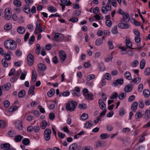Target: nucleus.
Returning <instances> with one entry per match:
<instances>
[{
	"label": "nucleus",
	"mask_w": 150,
	"mask_h": 150,
	"mask_svg": "<svg viewBox=\"0 0 150 150\" xmlns=\"http://www.w3.org/2000/svg\"><path fill=\"white\" fill-rule=\"evenodd\" d=\"M37 78V74L35 69L33 70L32 72V79L33 81L34 82L36 81Z\"/></svg>",
	"instance_id": "412c9836"
},
{
	"label": "nucleus",
	"mask_w": 150,
	"mask_h": 150,
	"mask_svg": "<svg viewBox=\"0 0 150 150\" xmlns=\"http://www.w3.org/2000/svg\"><path fill=\"white\" fill-rule=\"evenodd\" d=\"M11 86V83H8L5 85H3L2 87V88L5 91H7L9 89Z\"/></svg>",
	"instance_id": "aec40b11"
},
{
	"label": "nucleus",
	"mask_w": 150,
	"mask_h": 150,
	"mask_svg": "<svg viewBox=\"0 0 150 150\" xmlns=\"http://www.w3.org/2000/svg\"><path fill=\"white\" fill-rule=\"evenodd\" d=\"M11 25L10 23H8L6 24L4 26V28L5 30H8L11 28Z\"/></svg>",
	"instance_id": "37998d69"
},
{
	"label": "nucleus",
	"mask_w": 150,
	"mask_h": 150,
	"mask_svg": "<svg viewBox=\"0 0 150 150\" xmlns=\"http://www.w3.org/2000/svg\"><path fill=\"white\" fill-rule=\"evenodd\" d=\"M48 9L49 11L51 12H55L57 11L56 9L54 6H50L48 8Z\"/></svg>",
	"instance_id": "864d4df0"
},
{
	"label": "nucleus",
	"mask_w": 150,
	"mask_h": 150,
	"mask_svg": "<svg viewBox=\"0 0 150 150\" xmlns=\"http://www.w3.org/2000/svg\"><path fill=\"white\" fill-rule=\"evenodd\" d=\"M18 108V107L16 106L11 107L8 109V111L10 112H13L17 109Z\"/></svg>",
	"instance_id": "49530a36"
},
{
	"label": "nucleus",
	"mask_w": 150,
	"mask_h": 150,
	"mask_svg": "<svg viewBox=\"0 0 150 150\" xmlns=\"http://www.w3.org/2000/svg\"><path fill=\"white\" fill-rule=\"evenodd\" d=\"M132 88L133 87L132 85L129 84L125 87L124 89V91L125 92H129L132 90Z\"/></svg>",
	"instance_id": "2eb2a0df"
},
{
	"label": "nucleus",
	"mask_w": 150,
	"mask_h": 150,
	"mask_svg": "<svg viewBox=\"0 0 150 150\" xmlns=\"http://www.w3.org/2000/svg\"><path fill=\"white\" fill-rule=\"evenodd\" d=\"M25 94V91L23 90L20 91L18 93V96L19 98L23 97Z\"/></svg>",
	"instance_id": "cd10ccee"
},
{
	"label": "nucleus",
	"mask_w": 150,
	"mask_h": 150,
	"mask_svg": "<svg viewBox=\"0 0 150 150\" xmlns=\"http://www.w3.org/2000/svg\"><path fill=\"white\" fill-rule=\"evenodd\" d=\"M99 106L103 110H105L106 108V105L101 99H100L98 100Z\"/></svg>",
	"instance_id": "1a4fd4ad"
},
{
	"label": "nucleus",
	"mask_w": 150,
	"mask_h": 150,
	"mask_svg": "<svg viewBox=\"0 0 150 150\" xmlns=\"http://www.w3.org/2000/svg\"><path fill=\"white\" fill-rule=\"evenodd\" d=\"M118 27L121 28L126 29L129 28V25L128 24L121 22L118 24Z\"/></svg>",
	"instance_id": "9b49d317"
},
{
	"label": "nucleus",
	"mask_w": 150,
	"mask_h": 150,
	"mask_svg": "<svg viewBox=\"0 0 150 150\" xmlns=\"http://www.w3.org/2000/svg\"><path fill=\"white\" fill-rule=\"evenodd\" d=\"M78 105L77 102L73 100L69 101L66 106V109L67 110L70 112L73 111Z\"/></svg>",
	"instance_id": "f03ea898"
},
{
	"label": "nucleus",
	"mask_w": 150,
	"mask_h": 150,
	"mask_svg": "<svg viewBox=\"0 0 150 150\" xmlns=\"http://www.w3.org/2000/svg\"><path fill=\"white\" fill-rule=\"evenodd\" d=\"M23 138V136L21 135H17L15 137V140L16 142H18L21 141Z\"/></svg>",
	"instance_id": "7c9ffc66"
},
{
	"label": "nucleus",
	"mask_w": 150,
	"mask_h": 150,
	"mask_svg": "<svg viewBox=\"0 0 150 150\" xmlns=\"http://www.w3.org/2000/svg\"><path fill=\"white\" fill-rule=\"evenodd\" d=\"M105 23L108 27H110L111 26L112 22L110 20H107L106 21Z\"/></svg>",
	"instance_id": "680f3d73"
},
{
	"label": "nucleus",
	"mask_w": 150,
	"mask_h": 150,
	"mask_svg": "<svg viewBox=\"0 0 150 150\" xmlns=\"http://www.w3.org/2000/svg\"><path fill=\"white\" fill-rule=\"evenodd\" d=\"M145 63L146 61L144 59H142L141 60L140 64V69H143L144 68Z\"/></svg>",
	"instance_id": "a878e982"
},
{
	"label": "nucleus",
	"mask_w": 150,
	"mask_h": 150,
	"mask_svg": "<svg viewBox=\"0 0 150 150\" xmlns=\"http://www.w3.org/2000/svg\"><path fill=\"white\" fill-rule=\"evenodd\" d=\"M143 94L144 97L146 98H148L150 95V92L148 90H144L143 92Z\"/></svg>",
	"instance_id": "c85d7f7f"
},
{
	"label": "nucleus",
	"mask_w": 150,
	"mask_h": 150,
	"mask_svg": "<svg viewBox=\"0 0 150 150\" xmlns=\"http://www.w3.org/2000/svg\"><path fill=\"white\" fill-rule=\"evenodd\" d=\"M41 27L39 20H37L36 21V27L34 32L36 34L40 33V30Z\"/></svg>",
	"instance_id": "0eeeda50"
},
{
	"label": "nucleus",
	"mask_w": 150,
	"mask_h": 150,
	"mask_svg": "<svg viewBox=\"0 0 150 150\" xmlns=\"http://www.w3.org/2000/svg\"><path fill=\"white\" fill-rule=\"evenodd\" d=\"M123 21L125 23H127L129 20V15L127 13H126L123 15Z\"/></svg>",
	"instance_id": "dca6fc26"
},
{
	"label": "nucleus",
	"mask_w": 150,
	"mask_h": 150,
	"mask_svg": "<svg viewBox=\"0 0 150 150\" xmlns=\"http://www.w3.org/2000/svg\"><path fill=\"white\" fill-rule=\"evenodd\" d=\"M88 115L86 113H84L82 114L81 117V119L84 120H86L88 118Z\"/></svg>",
	"instance_id": "13d9d810"
},
{
	"label": "nucleus",
	"mask_w": 150,
	"mask_h": 150,
	"mask_svg": "<svg viewBox=\"0 0 150 150\" xmlns=\"http://www.w3.org/2000/svg\"><path fill=\"white\" fill-rule=\"evenodd\" d=\"M42 123L40 125V127L42 129H44L46 128L47 125V122L45 120H43L42 121Z\"/></svg>",
	"instance_id": "2f4dec72"
},
{
	"label": "nucleus",
	"mask_w": 150,
	"mask_h": 150,
	"mask_svg": "<svg viewBox=\"0 0 150 150\" xmlns=\"http://www.w3.org/2000/svg\"><path fill=\"white\" fill-rule=\"evenodd\" d=\"M35 89V86L34 85L31 86L29 88L28 93V94L30 95L32 93L33 91Z\"/></svg>",
	"instance_id": "a18cd8bd"
},
{
	"label": "nucleus",
	"mask_w": 150,
	"mask_h": 150,
	"mask_svg": "<svg viewBox=\"0 0 150 150\" xmlns=\"http://www.w3.org/2000/svg\"><path fill=\"white\" fill-rule=\"evenodd\" d=\"M118 48L120 49V53L121 54H125L127 52V48L123 46H120Z\"/></svg>",
	"instance_id": "f3484780"
},
{
	"label": "nucleus",
	"mask_w": 150,
	"mask_h": 150,
	"mask_svg": "<svg viewBox=\"0 0 150 150\" xmlns=\"http://www.w3.org/2000/svg\"><path fill=\"white\" fill-rule=\"evenodd\" d=\"M38 68L40 70L44 71L46 69L45 66L42 63H40L38 65Z\"/></svg>",
	"instance_id": "b1692460"
},
{
	"label": "nucleus",
	"mask_w": 150,
	"mask_h": 150,
	"mask_svg": "<svg viewBox=\"0 0 150 150\" xmlns=\"http://www.w3.org/2000/svg\"><path fill=\"white\" fill-rule=\"evenodd\" d=\"M27 60L28 65L32 66L34 62V56L30 53L27 56Z\"/></svg>",
	"instance_id": "423d86ee"
},
{
	"label": "nucleus",
	"mask_w": 150,
	"mask_h": 150,
	"mask_svg": "<svg viewBox=\"0 0 150 150\" xmlns=\"http://www.w3.org/2000/svg\"><path fill=\"white\" fill-rule=\"evenodd\" d=\"M55 40L57 42H60L62 41L64 39L63 35L61 33H56L54 36Z\"/></svg>",
	"instance_id": "39448f33"
},
{
	"label": "nucleus",
	"mask_w": 150,
	"mask_h": 150,
	"mask_svg": "<svg viewBox=\"0 0 150 150\" xmlns=\"http://www.w3.org/2000/svg\"><path fill=\"white\" fill-rule=\"evenodd\" d=\"M78 19L76 18H73L70 19L69 21H71L73 23H75L77 22L78 21Z\"/></svg>",
	"instance_id": "69168bd1"
},
{
	"label": "nucleus",
	"mask_w": 150,
	"mask_h": 150,
	"mask_svg": "<svg viewBox=\"0 0 150 150\" xmlns=\"http://www.w3.org/2000/svg\"><path fill=\"white\" fill-rule=\"evenodd\" d=\"M78 107L81 109H85L87 108V105L84 103L81 104L79 105Z\"/></svg>",
	"instance_id": "ea45409f"
},
{
	"label": "nucleus",
	"mask_w": 150,
	"mask_h": 150,
	"mask_svg": "<svg viewBox=\"0 0 150 150\" xmlns=\"http://www.w3.org/2000/svg\"><path fill=\"white\" fill-rule=\"evenodd\" d=\"M22 143L24 145H28L29 144L30 140L28 139L25 138L23 139Z\"/></svg>",
	"instance_id": "a19ab883"
},
{
	"label": "nucleus",
	"mask_w": 150,
	"mask_h": 150,
	"mask_svg": "<svg viewBox=\"0 0 150 150\" xmlns=\"http://www.w3.org/2000/svg\"><path fill=\"white\" fill-rule=\"evenodd\" d=\"M30 5L26 4L23 6V10L24 11L27 13H30V8L29 7Z\"/></svg>",
	"instance_id": "f8f14e48"
},
{
	"label": "nucleus",
	"mask_w": 150,
	"mask_h": 150,
	"mask_svg": "<svg viewBox=\"0 0 150 150\" xmlns=\"http://www.w3.org/2000/svg\"><path fill=\"white\" fill-rule=\"evenodd\" d=\"M109 137V135L107 133H104L101 134L100 136V139H105Z\"/></svg>",
	"instance_id": "c756f323"
},
{
	"label": "nucleus",
	"mask_w": 150,
	"mask_h": 150,
	"mask_svg": "<svg viewBox=\"0 0 150 150\" xmlns=\"http://www.w3.org/2000/svg\"><path fill=\"white\" fill-rule=\"evenodd\" d=\"M107 44L110 49L111 50L113 48L114 45L112 44V41L110 40L108 41L107 42Z\"/></svg>",
	"instance_id": "c03bdc74"
},
{
	"label": "nucleus",
	"mask_w": 150,
	"mask_h": 150,
	"mask_svg": "<svg viewBox=\"0 0 150 150\" xmlns=\"http://www.w3.org/2000/svg\"><path fill=\"white\" fill-rule=\"evenodd\" d=\"M143 88V84L142 83L139 84L138 88V91L141 92L142 91Z\"/></svg>",
	"instance_id": "bf43d9fd"
},
{
	"label": "nucleus",
	"mask_w": 150,
	"mask_h": 150,
	"mask_svg": "<svg viewBox=\"0 0 150 150\" xmlns=\"http://www.w3.org/2000/svg\"><path fill=\"white\" fill-rule=\"evenodd\" d=\"M77 147V144L76 143H73L69 146L68 150H76Z\"/></svg>",
	"instance_id": "5701e85b"
},
{
	"label": "nucleus",
	"mask_w": 150,
	"mask_h": 150,
	"mask_svg": "<svg viewBox=\"0 0 150 150\" xmlns=\"http://www.w3.org/2000/svg\"><path fill=\"white\" fill-rule=\"evenodd\" d=\"M138 105V103L137 102H135L132 105L131 107V110L134 112H135L137 109V107Z\"/></svg>",
	"instance_id": "6ab92c4d"
},
{
	"label": "nucleus",
	"mask_w": 150,
	"mask_h": 150,
	"mask_svg": "<svg viewBox=\"0 0 150 150\" xmlns=\"http://www.w3.org/2000/svg\"><path fill=\"white\" fill-rule=\"evenodd\" d=\"M113 52H112L111 53V56L105 58V62H109L110 61L112 60V54H113Z\"/></svg>",
	"instance_id": "8fccbe9b"
},
{
	"label": "nucleus",
	"mask_w": 150,
	"mask_h": 150,
	"mask_svg": "<svg viewBox=\"0 0 150 150\" xmlns=\"http://www.w3.org/2000/svg\"><path fill=\"white\" fill-rule=\"evenodd\" d=\"M13 3L15 6L17 7H19L21 5V2L19 0H14Z\"/></svg>",
	"instance_id": "58836bf2"
},
{
	"label": "nucleus",
	"mask_w": 150,
	"mask_h": 150,
	"mask_svg": "<svg viewBox=\"0 0 150 150\" xmlns=\"http://www.w3.org/2000/svg\"><path fill=\"white\" fill-rule=\"evenodd\" d=\"M1 147L5 150H8L10 148V145L7 143L2 144L1 145Z\"/></svg>",
	"instance_id": "ddd939ff"
},
{
	"label": "nucleus",
	"mask_w": 150,
	"mask_h": 150,
	"mask_svg": "<svg viewBox=\"0 0 150 150\" xmlns=\"http://www.w3.org/2000/svg\"><path fill=\"white\" fill-rule=\"evenodd\" d=\"M146 117L148 119L150 117V111L149 110L147 109L145 112Z\"/></svg>",
	"instance_id": "5fc2aeb1"
},
{
	"label": "nucleus",
	"mask_w": 150,
	"mask_h": 150,
	"mask_svg": "<svg viewBox=\"0 0 150 150\" xmlns=\"http://www.w3.org/2000/svg\"><path fill=\"white\" fill-rule=\"evenodd\" d=\"M17 31L20 34L24 33L25 31V28L24 27L20 26L17 28Z\"/></svg>",
	"instance_id": "4be33fe9"
},
{
	"label": "nucleus",
	"mask_w": 150,
	"mask_h": 150,
	"mask_svg": "<svg viewBox=\"0 0 150 150\" xmlns=\"http://www.w3.org/2000/svg\"><path fill=\"white\" fill-rule=\"evenodd\" d=\"M117 27L116 25L114 26L112 30V33L113 34H117L118 33L117 30Z\"/></svg>",
	"instance_id": "79ce46f5"
},
{
	"label": "nucleus",
	"mask_w": 150,
	"mask_h": 150,
	"mask_svg": "<svg viewBox=\"0 0 150 150\" xmlns=\"http://www.w3.org/2000/svg\"><path fill=\"white\" fill-rule=\"evenodd\" d=\"M125 77L129 80H131L132 79L130 73L128 71H127L124 74Z\"/></svg>",
	"instance_id": "393cba45"
},
{
	"label": "nucleus",
	"mask_w": 150,
	"mask_h": 150,
	"mask_svg": "<svg viewBox=\"0 0 150 150\" xmlns=\"http://www.w3.org/2000/svg\"><path fill=\"white\" fill-rule=\"evenodd\" d=\"M27 74V72L25 71H23L22 73L21 76H20V78L21 80H24L25 78V76Z\"/></svg>",
	"instance_id": "de8ad7c7"
},
{
	"label": "nucleus",
	"mask_w": 150,
	"mask_h": 150,
	"mask_svg": "<svg viewBox=\"0 0 150 150\" xmlns=\"http://www.w3.org/2000/svg\"><path fill=\"white\" fill-rule=\"evenodd\" d=\"M93 123L91 121H89L86 123L85 125V127L88 128L91 127L93 125Z\"/></svg>",
	"instance_id": "c9c22d12"
},
{
	"label": "nucleus",
	"mask_w": 150,
	"mask_h": 150,
	"mask_svg": "<svg viewBox=\"0 0 150 150\" xmlns=\"http://www.w3.org/2000/svg\"><path fill=\"white\" fill-rule=\"evenodd\" d=\"M81 13L80 11L79 10H76L73 13V15L75 16H79Z\"/></svg>",
	"instance_id": "338daca9"
},
{
	"label": "nucleus",
	"mask_w": 150,
	"mask_h": 150,
	"mask_svg": "<svg viewBox=\"0 0 150 150\" xmlns=\"http://www.w3.org/2000/svg\"><path fill=\"white\" fill-rule=\"evenodd\" d=\"M95 78V76L93 74L89 75L86 77L88 81L94 79Z\"/></svg>",
	"instance_id": "f704fd0d"
},
{
	"label": "nucleus",
	"mask_w": 150,
	"mask_h": 150,
	"mask_svg": "<svg viewBox=\"0 0 150 150\" xmlns=\"http://www.w3.org/2000/svg\"><path fill=\"white\" fill-rule=\"evenodd\" d=\"M15 125L16 128L19 130H21L23 129V126L21 122L18 121L15 123Z\"/></svg>",
	"instance_id": "4468645a"
},
{
	"label": "nucleus",
	"mask_w": 150,
	"mask_h": 150,
	"mask_svg": "<svg viewBox=\"0 0 150 150\" xmlns=\"http://www.w3.org/2000/svg\"><path fill=\"white\" fill-rule=\"evenodd\" d=\"M55 93V91L54 89L52 88L51 89L50 91L48 92L47 95L50 97L53 96Z\"/></svg>",
	"instance_id": "e433bc0d"
},
{
	"label": "nucleus",
	"mask_w": 150,
	"mask_h": 150,
	"mask_svg": "<svg viewBox=\"0 0 150 150\" xmlns=\"http://www.w3.org/2000/svg\"><path fill=\"white\" fill-rule=\"evenodd\" d=\"M103 42V40L101 38H98L97 39L95 42L96 45L97 46H98L101 45Z\"/></svg>",
	"instance_id": "473e14b6"
},
{
	"label": "nucleus",
	"mask_w": 150,
	"mask_h": 150,
	"mask_svg": "<svg viewBox=\"0 0 150 150\" xmlns=\"http://www.w3.org/2000/svg\"><path fill=\"white\" fill-rule=\"evenodd\" d=\"M49 117L51 120H53L55 118L54 114L53 113H50L49 114Z\"/></svg>",
	"instance_id": "774afa93"
},
{
	"label": "nucleus",
	"mask_w": 150,
	"mask_h": 150,
	"mask_svg": "<svg viewBox=\"0 0 150 150\" xmlns=\"http://www.w3.org/2000/svg\"><path fill=\"white\" fill-rule=\"evenodd\" d=\"M52 133L51 130L49 129H46L44 132V137L45 140L46 141L49 140L51 138Z\"/></svg>",
	"instance_id": "7ed1b4c3"
},
{
	"label": "nucleus",
	"mask_w": 150,
	"mask_h": 150,
	"mask_svg": "<svg viewBox=\"0 0 150 150\" xmlns=\"http://www.w3.org/2000/svg\"><path fill=\"white\" fill-rule=\"evenodd\" d=\"M126 94L125 93H121L119 96V98L120 100L124 99L126 96Z\"/></svg>",
	"instance_id": "3c124183"
},
{
	"label": "nucleus",
	"mask_w": 150,
	"mask_h": 150,
	"mask_svg": "<svg viewBox=\"0 0 150 150\" xmlns=\"http://www.w3.org/2000/svg\"><path fill=\"white\" fill-rule=\"evenodd\" d=\"M6 126V124L5 121L3 120H0V127L1 128H3Z\"/></svg>",
	"instance_id": "6e6d98bb"
},
{
	"label": "nucleus",
	"mask_w": 150,
	"mask_h": 150,
	"mask_svg": "<svg viewBox=\"0 0 150 150\" xmlns=\"http://www.w3.org/2000/svg\"><path fill=\"white\" fill-rule=\"evenodd\" d=\"M59 54L60 59L63 61H64L66 59L67 55L64 51L63 50H61L59 52Z\"/></svg>",
	"instance_id": "6e6552de"
},
{
	"label": "nucleus",
	"mask_w": 150,
	"mask_h": 150,
	"mask_svg": "<svg viewBox=\"0 0 150 150\" xmlns=\"http://www.w3.org/2000/svg\"><path fill=\"white\" fill-rule=\"evenodd\" d=\"M118 96V94L116 93H113L112 96L110 97V98L111 99H115Z\"/></svg>",
	"instance_id": "e2e57ef3"
},
{
	"label": "nucleus",
	"mask_w": 150,
	"mask_h": 150,
	"mask_svg": "<svg viewBox=\"0 0 150 150\" xmlns=\"http://www.w3.org/2000/svg\"><path fill=\"white\" fill-rule=\"evenodd\" d=\"M2 63L4 67H6L8 66V64L6 62V59H2Z\"/></svg>",
	"instance_id": "4d7b16f0"
},
{
	"label": "nucleus",
	"mask_w": 150,
	"mask_h": 150,
	"mask_svg": "<svg viewBox=\"0 0 150 150\" xmlns=\"http://www.w3.org/2000/svg\"><path fill=\"white\" fill-rule=\"evenodd\" d=\"M125 113V110L123 108L121 109L119 112V115L120 116L123 115Z\"/></svg>",
	"instance_id": "0e129e2a"
},
{
	"label": "nucleus",
	"mask_w": 150,
	"mask_h": 150,
	"mask_svg": "<svg viewBox=\"0 0 150 150\" xmlns=\"http://www.w3.org/2000/svg\"><path fill=\"white\" fill-rule=\"evenodd\" d=\"M4 44L6 49L11 50H15L17 47L16 42L15 41L11 40H6L4 42Z\"/></svg>",
	"instance_id": "f257e3e1"
},
{
	"label": "nucleus",
	"mask_w": 150,
	"mask_h": 150,
	"mask_svg": "<svg viewBox=\"0 0 150 150\" xmlns=\"http://www.w3.org/2000/svg\"><path fill=\"white\" fill-rule=\"evenodd\" d=\"M4 18L6 20H9L11 17V14L9 8H6L5 10Z\"/></svg>",
	"instance_id": "20e7f679"
},
{
	"label": "nucleus",
	"mask_w": 150,
	"mask_h": 150,
	"mask_svg": "<svg viewBox=\"0 0 150 150\" xmlns=\"http://www.w3.org/2000/svg\"><path fill=\"white\" fill-rule=\"evenodd\" d=\"M58 137L61 139H63L65 136V134L62 133L58 132Z\"/></svg>",
	"instance_id": "052dcab7"
},
{
	"label": "nucleus",
	"mask_w": 150,
	"mask_h": 150,
	"mask_svg": "<svg viewBox=\"0 0 150 150\" xmlns=\"http://www.w3.org/2000/svg\"><path fill=\"white\" fill-rule=\"evenodd\" d=\"M143 116L141 112H136L135 115V118L137 120H138Z\"/></svg>",
	"instance_id": "bb28decb"
},
{
	"label": "nucleus",
	"mask_w": 150,
	"mask_h": 150,
	"mask_svg": "<svg viewBox=\"0 0 150 150\" xmlns=\"http://www.w3.org/2000/svg\"><path fill=\"white\" fill-rule=\"evenodd\" d=\"M123 82V79H118L116 80L115 81L113 82L112 85L115 87L119 84H121Z\"/></svg>",
	"instance_id": "9d476101"
},
{
	"label": "nucleus",
	"mask_w": 150,
	"mask_h": 150,
	"mask_svg": "<svg viewBox=\"0 0 150 150\" xmlns=\"http://www.w3.org/2000/svg\"><path fill=\"white\" fill-rule=\"evenodd\" d=\"M150 73V68L149 67H147L145 69L144 71V74L146 76H148Z\"/></svg>",
	"instance_id": "09e8293b"
},
{
	"label": "nucleus",
	"mask_w": 150,
	"mask_h": 150,
	"mask_svg": "<svg viewBox=\"0 0 150 150\" xmlns=\"http://www.w3.org/2000/svg\"><path fill=\"white\" fill-rule=\"evenodd\" d=\"M125 43L127 47L131 49H133V48L132 47V44L128 38H127L126 39Z\"/></svg>",
	"instance_id": "a211bd4d"
},
{
	"label": "nucleus",
	"mask_w": 150,
	"mask_h": 150,
	"mask_svg": "<svg viewBox=\"0 0 150 150\" xmlns=\"http://www.w3.org/2000/svg\"><path fill=\"white\" fill-rule=\"evenodd\" d=\"M141 80V78L139 77H136L132 81V82H133L134 83L138 84L140 83Z\"/></svg>",
	"instance_id": "72a5a7b5"
},
{
	"label": "nucleus",
	"mask_w": 150,
	"mask_h": 150,
	"mask_svg": "<svg viewBox=\"0 0 150 150\" xmlns=\"http://www.w3.org/2000/svg\"><path fill=\"white\" fill-rule=\"evenodd\" d=\"M8 134L10 137H13L15 136V133L14 131L10 130L8 132Z\"/></svg>",
	"instance_id": "603ef678"
},
{
	"label": "nucleus",
	"mask_w": 150,
	"mask_h": 150,
	"mask_svg": "<svg viewBox=\"0 0 150 150\" xmlns=\"http://www.w3.org/2000/svg\"><path fill=\"white\" fill-rule=\"evenodd\" d=\"M85 98L88 100H92L93 99V95L91 94L87 93L85 95Z\"/></svg>",
	"instance_id": "4c0bfd02"
}]
</instances>
